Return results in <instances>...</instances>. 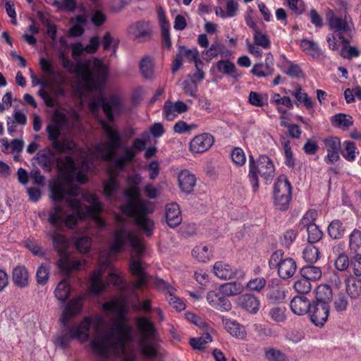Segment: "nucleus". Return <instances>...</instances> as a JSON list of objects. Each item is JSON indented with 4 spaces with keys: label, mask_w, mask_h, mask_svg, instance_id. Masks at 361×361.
Here are the masks:
<instances>
[{
    "label": "nucleus",
    "mask_w": 361,
    "mask_h": 361,
    "mask_svg": "<svg viewBox=\"0 0 361 361\" xmlns=\"http://www.w3.org/2000/svg\"><path fill=\"white\" fill-rule=\"evenodd\" d=\"M59 59L63 67L70 73L75 74L86 90H100L106 82L109 69L102 60L94 58L74 63L63 52Z\"/></svg>",
    "instance_id": "20e7f679"
},
{
    "label": "nucleus",
    "mask_w": 361,
    "mask_h": 361,
    "mask_svg": "<svg viewBox=\"0 0 361 361\" xmlns=\"http://www.w3.org/2000/svg\"><path fill=\"white\" fill-rule=\"evenodd\" d=\"M66 116L62 114L55 115L54 123L47 127V133L49 140L51 143L52 148H59V135L62 126L66 122Z\"/></svg>",
    "instance_id": "a211bd4d"
},
{
    "label": "nucleus",
    "mask_w": 361,
    "mask_h": 361,
    "mask_svg": "<svg viewBox=\"0 0 361 361\" xmlns=\"http://www.w3.org/2000/svg\"><path fill=\"white\" fill-rule=\"evenodd\" d=\"M158 20L161 28V36L164 46L169 49L171 47V42L170 38L169 27L170 25L166 20L165 13L161 6L157 8Z\"/></svg>",
    "instance_id": "72a5a7b5"
},
{
    "label": "nucleus",
    "mask_w": 361,
    "mask_h": 361,
    "mask_svg": "<svg viewBox=\"0 0 361 361\" xmlns=\"http://www.w3.org/2000/svg\"><path fill=\"white\" fill-rule=\"evenodd\" d=\"M99 43L97 36L91 37L90 43L85 46L80 42L75 43L72 47V55L73 56H80L83 53L94 54L97 51Z\"/></svg>",
    "instance_id": "cd10ccee"
},
{
    "label": "nucleus",
    "mask_w": 361,
    "mask_h": 361,
    "mask_svg": "<svg viewBox=\"0 0 361 361\" xmlns=\"http://www.w3.org/2000/svg\"><path fill=\"white\" fill-rule=\"evenodd\" d=\"M327 18L331 30L338 36L341 43H348V38L353 35V24L349 15L339 16L333 10L327 13Z\"/></svg>",
    "instance_id": "1a4fd4ad"
},
{
    "label": "nucleus",
    "mask_w": 361,
    "mask_h": 361,
    "mask_svg": "<svg viewBox=\"0 0 361 361\" xmlns=\"http://www.w3.org/2000/svg\"><path fill=\"white\" fill-rule=\"evenodd\" d=\"M188 106L182 101L173 103L167 100L164 105V118L173 121L179 114L187 112Z\"/></svg>",
    "instance_id": "5701e85b"
},
{
    "label": "nucleus",
    "mask_w": 361,
    "mask_h": 361,
    "mask_svg": "<svg viewBox=\"0 0 361 361\" xmlns=\"http://www.w3.org/2000/svg\"><path fill=\"white\" fill-rule=\"evenodd\" d=\"M233 162L238 166L245 164L246 157L243 150L240 147H235L231 154Z\"/></svg>",
    "instance_id": "338daca9"
},
{
    "label": "nucleus",
    "mask_w": 361,
    "mask_h": 361,
    "mask_svg": "<svg viewBox=\"0 0 361 361\" xmlns=\"http://www.w3.org/2000/svg\"><path fill=\"white\" fill-rule=\"evenodd\" d=\"M292 196V187L287 177L281 174L273 187V198L276 207L279 210H286L290 204Z\"/></svg>",
    "instance_id": "9b49d317"
},
{
    "label": "nucleus",
    "mask_w": 361,
    "mask_h": 361,
    "mask_svg": "<svg viewBox=\"0 0 361 361\" xmlns=\"http://www.w3.org/2000/svg\"><path fill=\"white\" fill-rule=\"evenodd\" d=\"M267 96L256 92H250L248 97L249 102L255 106L262 107L267 103Z\"/></svg>",
    "instance_id": "052dcab7"
},
{
    "label": "nucleus",
    "mask_w": 361,
    "mask_h": 361,
    "mask_svg": "<svg viewBox=\"0 0 361 361\" xmlns=\"http://www.w3.org/2000/svg\"><path fill=\"white\" fill-rule=\"evenodd\" d=\"M39 66L42 71L49 75L54 85L60 86L65 82V78L60 71H55L51 61L42 58L39 60Z\"/></svg>",
    "instance_id": "b1692460"
},
{
    "label": "nucleus",
    "mask_w": 361,
    "mask_h": 361,
    "mask_svg": "<svg viewBox=\"0 0 361 361\" xmlns=\"http://www.w3.org/2000/svg\"><path fill=\"white\" fill-rule=\"evenodd\" d=\"M300 46L305 54L317 60H324L326 56L319 44L313 40L302 39Z\"/></svg>",
    "instance_id": "bb28decb"
},
{
    "label": "nucleus",
    "mask_w": 361,
    "mask_h": 361,
    "mask_svg": "<svg viewBox=\"0 0 361 361\" xmlns=\"http://www.w3.org/2000/svg\"><path fill=\"white\" fill-rule=\"evenodd\" d=\"M293 287L295 291L300 294H307L312 289L310 281L302 276L295 282Z\"/></svg>",
    "instance_id": "bf43d9fd"
},
{
    "label": "nucleus",
    "mask_w": 361,
    "mask_h": 361,
    "mask_svg": "<svg viewBox=\"0 0 361 361\" xmlns=\"http://www.w3.org/2000/svg\"><path fill=\"white\" fill-rule=\"evenodd\" d=\"M343 145L345 152H343V157L348 161H353L358 153L355 143L350 141H345Z\"/></svg>",
    "instance_id": "4d7b16f0"
},
{
    "label": "nucleus",
    "mask_w": 361,
    "mask_h": 361,
    "mask_svg": "<svg viewBox=\"0 0 361 361\" xmlns=\"http://www.w3.org/2000/svg\"><path fill=\"white\" fill-rule=\"evenodd\" d=\"M278 269L279 276L283 279H289L293 276L296 271V263L291 258H285Z\"/></svg>",
    "instance_id": "c9c22d12"
},
{
    "label": "nucleus",
    "mask_w": 361,
    "mask_h": 361,
    "mask_svg": "<svg viewBox=\"0 0 361 361\" xmlns=\"http://www.w3.org/2000/svg\"><path fill=\"white\" fill-rule=\"evenodd\" d=\"M140 68L145 78H152L154 77V63L150 58L143 57L140 63Z\"/></svg>",
    "instance_id": "a18cd8bd"
},
{
    "label": "nucleus",
    "mask_w": 361,
    "mask_h": 361,
    "mask_svg": "<svg viewBox=\"0 0 361 361\" xmlns=\"http://www.w3.org/2000/svg\"><path fill=\"white\" fill-rule=\"evenodd\" d=\"M273 70V67H271L269 63H261L254 65L251 73L259 78H262L271 75Z\"/></svg>",
    "instance_id": "09e8293b"
},
{
    "label": "nucleus",
    "mask_w": 361,
    "mask_h": 361,
    "mask_svg": "<svg viewBox=\"0 0 361 361\" xmlns=\"http://www.w3.org/2000/svg\"><path fill=\"white\" fill-rule=\"evenodd\" d=\"M54 151V149L47 147L37 154L38 164L46 171H49L54 164L56 163Z\"/></svg>",
    "instance_id": "c85d7f7f"
},
{
    "label": "nucleus",
    "mask_w": 361,
    "mask_h": 361,
    "mask_svg": "<svg viewBox=\"0 0 361 361\" xmlns=\"http://www.w3.org/2000/svg\"><path fill=\"white\" fill-rule=\"evenodd\" d=\"M75 245L80 252L86 253L91 247L92 240L87 236H82L76 240Z\"/></svg>",
    "instance_id": "69168bd1"
},
{
    "label": "nucleus",
    "mask_w": 361,
    "mask_h": 361,
    "mask_svg": "<svg viewBox=\"0 0 361 361\" xmlns=\"http://www.w3.org/2000/svg\"><path fill=\"white\" fill-rule=\"evenodd\" d=\"M50 274V267L45 264H41L37 269L36 280L38 284L44 286L47 283Z\"/></svg>",
    "instance_id": "3c124183"
},
{
    "label": "nucleus",
    "mask_w": 361,
    "mask_h": 361,
    "mask_svg": "<svg viewBox=\"0 0 361 361\" xmlns=\"http://www.w3.org/2000/svg\"><path fill=\"white\" fill-rule=\"evenodd\" d=\"M299 102H301L307 109H312L313 104L312 99L307 95V93L302 91L301 87H298L292 94Z\"/></svg>",
    "instance_id": "e2e57ef3"
},
{
    "label": "nucleus",
    "mask_w": 361,
    "mask_h": 361,
    "mask_svg": "<svg viewBox=\"0 0 361 361\" xmlns=\"http://www.w3.org/2000/svg\"><path fill=\"white\" fill-rule=\"evenodd\" d=\"M83 297L77 296L71 300L66 305L61 317V322L66 326L68 321L81 312Z\"/></svg>",
    "instance_id": "6ab92c4d"
},
{
    "label": "nucleus",
    "mask_w": 361,
    "mask_h": 361,
    "mask_svg": "<svg viewBox=\"0 0 361 361\" xmlns=\"http://www.w3.org/2000/svg\"><path fill=\"white\" fill-rule=\"evenodd\" d=\"M333 126L347 130L353 125V119L351 116L345 114H337L331 118Z\"/></svg>",
    "instance_id": "4c0bfd02"
},
{
    "label": "nucleus",
    "mask_w": 361,
    "mask_h": 361,
    "mask_svg": "<svg viewBox=\"0 0 361 361\" xmlns=\"http://www.w3.org/2000/svg\"><path fill=\"white\" fill-rule=\"evenodd\" d=\"M324 148L327 152L325 157V161L329 164H333L339 160V152L341 149L340 140L336 137L326 138L324 141Z\"/></svg>",
    "instance_id": "aec40b11"
},
{
    "label": "nucleus",
    "mask_w": 361,
    "mask_h": 361,
    "mask_svg": "<svg viewBox=\"0 0 361 361\" xmlns=\"http://www.w3.org/2000/svg\"><path fill=\"white\" fill-rule=\"evenodd\" d=\"M265 357L269 361H284L285 355L276 348H269L265 351Z\"/></svg>",
    "instance_id": "774afa93"
},
{
    "label": "nucleus",
    "mask_w": 361,
    "mask_h": 361,
    "mask_svg": "<svg viewBox=\"0 0 361 361\" xmlns=\"http://www.w3.org/2000/svg\"><path fill=\"white\" fill-rule=\"evenodd\" d=\"M192 255L200 262H206L210 258L207 246L200 245L193 248Z\"/></svg>",
    "instance_id": "49530a36"
},
{
    "label": "nucleus",
    "mask_w": 361,
    "mask_h": 361,
    "mask_svg": "<svg viewBox=\"0 0 361 361\" xmlns=\"http://www.w3.org/2000/svg\"><path fill=\"white\" fill-rule=\"evenodd\" d=\"M316 212L308 211L300 220V225L306 228L307 233V241L310 244L319 242L323 236L322 231L315 224Z\"/></svg>",
    "instance_id": "f8f14e48"
},
{
    "label": "nucleus",
    "mask_w": 361,
    "mask_h": 361,
    "mask_svg": "<svg viewBox=\"0 0 361 361\" xmlns=\"http://www.w3.org/2000/svg\"><path fill=\"white\" fill-rule=\"evenodd\" d=\"M140 189L137 185H130L126 192L128 202L121 205L122 212L134 219L135 224L143 231L147 236H151L154 228V221L147 214L150 212L148 202L140 199Z\"/></svg>",
    "instance_id": "39448f33"
},
{
    "label": "nucleus",
    "mask_w": 361,
    "mask_h": 361,
    "mask_svg": "<svg viewBox=\"0 0 361 361\" xmlns=\"http://www.w3.org/2000/svg\"><path fill=\"white\" fill-rule=\"evenodd\" d=\"M345 227L341 221L335 219L328 226V234L334 240L341 238L345 233Z\"/></svg>",
    "instance_id": "ea45409f"
},
{
    "label": "nucleus",
    "mask_w": 361,
    "mask_h": 361,
    "mask_svg": "<svg viewBox=\"0 0 361 361\" xmlns=\"http://www.w3.org/2000/svg\"><path fill=\"white\" fill-rule=\"evenodd\" d=\"M166 219L170 227L174 228L182 221V216L179 206L176 202H172L166 207Z\"/></svg>",
    "instance_id": "473e14b6"
},
{
    "label": "nucleus",
    "mask_w": 361,
    "mask_h": 361,
    "mask_svg": "<svg viewBox=\"0 0 361 361\" xmlns=\"http://www.w3.org/2000/svg\"><path fill=\"white\" fill-rule=\"evenodd\" d=\"M284 290L279 286H273L269 288L267 298L271 301L276 302L283 300L285 298Z\"/></svg>",
    "instance_id": "680f3d73"
},
{
    "label": "nucleus",
    "mask_w": 361,
    "mask_h": 361,
    "mask_svg": "<svg viewBox=\"0 0 361 361\" xmlns=\"http://www.w3.org/2000/svg\"><path fill=\"white\" fill-rule=\"evenodd\" d=\"M214 142V138L212 135L208 133H201L191 140L190 149L194 153H203L207 151Z\"/></svg>",
    "instance_id": "f3484780"
},
{
    "label": "nucleus",
    "mask_w": 361,
    "mask_h": 361,
    "mask_svg": "<svg viewBox=\"0 0 361 361\" xmlns=\"http://www.w3.org/2000/svg\"><path fill=\"white\" fill-rule=\"evenodd\" d=\"M92 112H96L101 107L109 121H114L113 109L119 106V102L117 99L113 98L109 100L102 96L92 99L89 104Z\"/></svg>",
    "instance_id": "2eb2a0df"
},
{
    "label": "nucleus",
    "mask_w": 361,
    "mask_h": 361,
    "mask_svg": "<svg viewBox=\"0 0 361 361\" xmlns=\"http://www.w3.org/2000/svg\"><path fill=\"white\" fill-rule=\"evenodd\" d=\"M102 126L106 141L95 145L94 153L102 160L111 162L118 169L123 170L128 163L134 160L138 152L145 149L146 142L144 140L136 138L131 147H122L119 132L104 121Z\"/></svg>",
    "instance_id": "7ed1b4c3"
},
{
    "label": "nucleus",
    "mask_w": 361,
    "mask_h": 361,
    "mask_svg": "<svg viewBox=\"0 0 361 361\" xmlns=\"http://www.w3.org/2000/svg\"><path fill=\"white\" fill-rule=\"evenodd\" d=\"M55 297L61 302H65L70 295V286L66 279L60 281L55 290Z\"/></svg>",
    "instance_id": "79ce46f5"
},
{
    "label": "nucleus",
    "mask_w": 361,
    "mask_h": 361,
    "mask_svg": "<svg viewBox=\"0 0 361 361\" xmlns=\"http://www.w3.org/2000/svg\"><path fill=\"white\" fill-rule=\"evenodd\" d=\"M119 40L117 37H114L110 32L105 33L102 38V44L104 50L113 49L114 54L116 53V49L118 47Z\"/></svg>",
    "instance_id": "6e6d98bb"
},
{
    "label": "nucleus",
    "mask_w": 361,
    "mask_h": 361,
    "mask_svg": "<svg viewBox=\"0 0 361 361\" xmlns=\"http://www.w3.org/2000/svg\"><path fill=\"white\" fill-rule=\"evenodd\" d=\"M243 290V286L237 282L226 283L220 286V291L226 296L237 295L240 294Z\"/></svg>",
    "instance_id": "a19ab883"
},
{
    "label": "nucleus",
    "mask_w": 361,
    "mask_h": 361,
    "mask_svg": "<svg viewBox=\"0 0 361 361\" xmlns=\"http://www.w3.org/2000/svg\"><path fill=\"white\" fill-rule=\"evenodd\" d=\"M275 166L272 160L267 155L262 154L255 160L252 155L248 159V179L252 191L256 192L259 188V176L266 184H269L275 176Z\"/></svg>",
    "instance_id": "0eeeda50"
},
{
    "label": "nucleus",
    "mask_w": 361,
    "mask_h": 361,
    "mask_svg": "<svg viewBox=\"0 0 361 361\" xmlns=\"http://www.w3.org/2000/svg\"><path fill=\"white\" fill-rule=\"evenodd\" d=\"M350 42L348 43H342L343 47L340 50V55L345 58L351 59L353 58H356L360 55V51L356 47L349 45Z\"/></svg>",
    "instance_id": "13d9d810"
},
{
    "label": "nucleus",
    "mask_w": 361,
    "mask_h": 361,
    "mask_svg": "<svg viewBox=\"0 0 361 361\" xmlns=\"http://www.w3.org/2000/svg\"><path fill=\"white\" fill-rule=\"evenodd\" d=\"M329 314V305L326 302L314 301L308 312L311 322L317 326H324L327 321Z\"/></svg>",
    "instance_id": "ddd939ff"
},
{
    "label": "nucleus",
    "mask_w": 361,
    "mask_h": 361,
    "mask_svg": "<svg viewBox=\"0 0 361 361\" xmlns=\"http://www.w3.org/2000/svg\"><path fill=\"white\" fill-rule=\"evenodd\" d=\"M319 252L318 249L310 244L303 250V259L308 263L313 264L319 259Z\"/></svg>",
    "instance_id": "603ef678"
},
{
    "label": "nucleus",
    "mask_w": 361,
    "mask_h": 361,
    "mask_svg": "<svg viewBox=\"0 0 361 361\" xmlns=\"http://www.w3.org/2000/svg\"><path fill=\"white\" fill-rule=\"evenodd\" d=\"M56 165L61 176L51 189V197L55 202L49 212V223L58 228L64 226L69 229H74L80 221L89 217L98 228H104L105 221L98 216L102 209V204L94 194L86 193L83 195V198L91 204L90 206H83L76 198L68 197V210L58 202L66 195L78 196L80 188L73 185L74 179L83 184L87 181V177L81 171L76 173L75 163L71 156L56 159Z\"/></svg>",
    "instance_id": "f257e3e1"
},
{
    "label": "nucleus",
    "mask_w": 361,
    "mask_h": 361,
    "mask_svg": "<svg viewBox=\"0 0 361 361\" xmlns=\"http://www.w3.org/2000/svg\"><path fill=\"white\" fill-rule=\"evenodd\" d=\"M332 291L331 288L326 285H321L317 287L316 291V300L317 302H329L331 300Z\"/></svg>",
    "instance_id": "8fccbe9b"
},
{
    "label": "nucleus",
    "mask_w": 361,
    "mask_h": 361,
    "mask_svg": "<svg viewBox=\"0 0 361 361\" xmlns=\"http://www.w3.org/2000/svg\"><path fill=\"white\" fill-rule=\"evenodd\" d=\"M236 303L239 307L250 314L257 313L260 306L259 299L254 295L248 293L238 296Z\"/></svg>",
    "instance_id": "412c9836"
},
{
    "label": "nucleus",
    "mask_w": 361,
    "mask_h": 361,
    "mask_svg": "<svg viewBox=\"0 0 361 361\" xmlns=\"http://www.w3.org/2000/svg\"><path fill=\"white\" fill-rule=\"evenodd\" d=\"M104 319L101 316H96L93 319L85 317L80 324L70 328L69 336H59L56 338L55 345L64 349L73 338L80 343L86 342L90 337V326H92L95 332L90 346L94 353L106 359L121 355L128 344L133 341L132 327L121 317L112 321L105 330L102 329Z\"/></svg>",
    "instance_id": "f03ea898"
},
{
    "label": "nucleus",
    "mask_w": 361,
    "mask_h": 361,
    "mask_svg": "<svg viewBox=\"0 0 361 361\" xmlns=\"http://www.w3.org/2000/svg\"><path fill=\"white\" fill-rule=\"evenodd\" d=\"M300 274L302 277L309 281H317L322 277V270L315 266H306L301 269Z\"/></svg>",
    "instance_id": "37998d69"
},
{
    "label": "nucleus",
    "mask_w": 361,
    "mask_h": 361,
    "mask_svg": "<svg viewBox=\"0 0 361 361\" xmlns=\"http://www.w3.org/2000/svg\"><path fill=\"white\" fill-rule=\"evenodd\" d=\"M128 34L138 42L149 39L152 34V26L149 22L138 21L131 24L127 30Z\"/></svg>",
    "instance_id": "dca6fc26"
},
{
    "label": "nucleus",
    "mask_w": 361,
    "mask_h": 361,
    "mask_svg": "<svg viewBox=\"0 0 361 361\" xmlns=\"http://www.w3.org/2000/svg\"><path fill=\"white\" fill-rule=\"evenodd\" d=\"M223 46L218 42H214L209 49L204 50L202 55L204 60L209 62L213 58L216 57L222 51Z\"/></svg>",
    "instance_id": "c03bdc74"
},
{
    "label": "nucleus",
    "mask_w": 361,
    "mask_h": 361,
    "mask_svg": "<svg viewBox=\"0 0 361 361\" xmlns=\"http://www.w3.org/2000/svg\"><path fill=\"white\" fill-rule=\"evenodd\" d=\"M311 305L305 296H295L290 301V309L297 315L308 314Z\"/></svg>",
    "instance_id": "f704fd0d"
},
{
    "label": "nucleus",
    "mask_w": 361,
    "mask_h": 361,
    "mask_svg": "<svg viewBox=\"0 0 361 361\" xmlns=\"http://www.w3.org/2000/svg\"><path fill=\"white\" fill-rule=\"evenodd\" d=\"M351 274L345 276V291L353 299L357 298L361 294V279Z\"/></svg>",
    "instance_id": "c756f323"
},
{
    "label": "nucleus",
    "mask_w": 361,
    "mask_h": 361,
    "mask_svg": "<svg viewBox=\"0 0 361 361\" xmlns=\"http://www.w3.org/2000/svg\"><path fill=\"white\" fill-rule=\"evenodd\" d=\"M59 148H53L59 153H67L72 151H77L79 152L82 160L81 162V169L83 171H88L90 170V160L87 152L81 148H78L76 143L68 138H63L61 141L59 142Z\"/></svg>",
    "instance_id": "4468645a"
},
{
    "label": "nucleus",
    "mask_w": 361,
    "mask_h": 361,
    "mask_svg": "<svg viewBox=\"0 0 361 361\" xmlns=\"http://www.w3.org/2000/svg\"><path fill=\"white\" fill-rule=\"evenodd\" d=\"M130 268L133 274L136 277V280L134 282V287L135 288H140L147 283L148 277L140 260L132 257Z\"/></svg>",
    "instance_id": "393cba45"
},
{
    "label": "nucleus",
    "mask_w": 361,
    "mask_h": 361,
    "mask_svg": "<svg viewBox=\"0 0 361 361\" xmlns=\"http://www.w3.org/2000/svg\"><path fill=\"white\" fill-rule=\"evenodd\" d=\"M140 337L138 345L141 353L147 358H155L158 354L159 333L154 324L147 317L135 319Z\"/></svg>",
    "instance_id": "423d86ee"
},
{
    "label": "nucleus",
    "mask_w": 361,
    "mask_h": 361,
    "mask_svg": "<svg viewBox=\"0 0 361 361\" xmlns=\"http://www.w3.org/2000/svg\"><path fill=\"white\" fill-rule=\"evenodd\" d=\"M104 192L106 196H112L119 188L120 185L116 178L111 175L109 178L103 183Z\"/></svg>",
    "instance_id": "de8ad7c7"
},
{
    "label": "nucleus",
    "mask_w": 361,
    "mask_h": 361,
    "mask_svg": "<svg viewBox=\"0 0 361 361\" xmlns=\"http://www.w3.org/2000/svg\"><path fill=\"white\" fill-rule=\"evenodd\" d=\"M221 319L225 329L232 336L240 339H244L247 336L245 327L233 319L221 316Z\"/></svg>",
    "instance_id": "a878e982"
},
{
    "label": "nucleus",
    "mask_w": 361,
    "mask_h": 361,
    "mask_svg": "<svg viewBox=\"0 0 361 361\" xmlns=\"http://www.w3.org/2000/svg\"><path fill=\"white\" fill-rule=\"evenodd\" d=\"M213 271L216 276L222 280H229L236 276V269L221 261L215 262Z\"/></svg>",
    "instance_id": "2f4dec72"
},
{
    "label": "nucleus",
    "mask_w": 361,
    "mask_h": 361,
    "mask_svg": "<svg viewBox=\"0 0 361 361\" xmlns=\"http://www.w3.org/2000/svg\"><path fill=\"white\" fill-rule=\"evenodd\" d=\"M126 242H128L134 252L140 256L144 251L145 247L142 241L133 233L125 228H121L115 233L114 239L110 246L111 253H117L121 251Z\"/></svg>",
    "instance_id": "9d476101"
},
{
    "label": "nucleus",
    "mask_w": 361,
    "mask_h": 361,
    "mask_svg": "<svg viewBox=\"0 0 361 361\" xmlns=\"http://www.w3.org/2000/svg\"><path fill=\"white\" fill-rule=\"evenodd\" d=\"M13 283L19 288L27 287L29 284V274L24 267H16L12 272Z\"/></svg>",
    "instance_id": "e433bc0d"
},
{
    "label": "nucleus",
    "mask_w": 361,
    "mask_h": 361,
    "mask_svg": "<svg viewBox=\"0 0 361 361\" xmlns=\"http://www.w3.org/2000/svg\"><path fill=\"white\" fill-rule=\"evenodd\" d=\"M216 68L220 73L225 75H231L235 80L240 77V74L236 71L235 66L233 63L227 60H221L216 63Z\"/></svg>",
    "instance_id": "58836bf2"
},
{
    "label": "nucleus",
    "mask_w": 361,
    "mask_h": 361,
    "mask_svg": "<svg viewBox=\"0 0 361 361\" xmlns=\"http://www.w3.org/2000/svg\"><path fill=\"white\" fill-rule=\"evenodd\" d=\"M101 268L94 271L90 278V291L94 294L100 293L106 287L104 283L102 281L103 268L104 267H110V263L108 259H99Z\"/></svg>",
    "instance_id": "4be33fe9"
},
{
    "label": "nucleus",
    "mask_w": 361,
    "mask_h": 361,
    "mask_svg": "<svg viewBox=\"0 0 361 361\" xmlns=\"http://www.w3.org/2000/svg\"><path fill=\"white\" fill-rule=\"evenodd\" d=\"M212 336L209 333H205L200 338H192L190 340V345L196 350H202L205 345L212 342Z\"/></svg>",
    "instance_id": "5fc2aeb1"
},
{
    "label": "nucleus",
    "mask_w": 361,
    "mask_h": 361,
    "mask_svg": "<svg viewBox=\"0 0 361 361\" xmlns=\"http://www.w3.org/2000/svg\"><path fill=\"white\" fill-rule=\"evenodd\" d=\"M349 248L354 252L357 253V250L361 247V231L354 229L349 235Z\"/></svg>",
    "instance_id": "864d4df0"
},
{
    "label": "nucleus",
    "mask_w": 361,
    "mask_h": 361,
    "mask_svg": "<svg viewBox=\"0 0 361 361\" xmlns=\"http://www.w3.org/2000/svg\"><path fill=\"white\" fill-rule=\"evenodd\" d=\"M54 250L57 252L59 259L57 262L59 268L65 274L78 271L85 267V260H73L68 252V242L64 235L59 233L56 228L49 232Z\"/></svg>",
    "instance_id": "6e6552de"
},
{
    "label": "nucleus",
    "mask_w": 361,
    "mask_h": 361,
    "mask_svg": "<svg viewBox=\"0 0 361 361\" xmlns=\"http://www.w3.org/2000/svg\"><path fill=\"white\" fill-rule=\"evenodd\" d=\"M255 44L260 46L264 49H268L270 47V40L267 35L263 34L259 30H255L253 34Z\"/></svg>",
    "instance_id": "0e129e2a"
},
{
    "label": "nucleus",
    "mask_w": 361,
    "mask_h": 361,
    "mask_svg": "<svg viewBox=\"0 0 361 361\" xmlns=\"http://www.w3.org/2000/svg\"><path fill=\"white\" fill-rule=\"evenodd\" d=\"M180 190L185 193H190L196 185V178L188 170L181 171L178 176Z\"/></svg>",
    "instance_id": "7c9ffc66"
}]
</instances>
